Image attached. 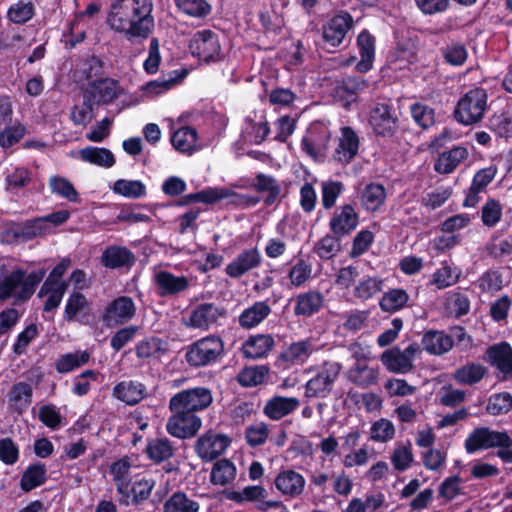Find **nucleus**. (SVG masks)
Listing matches in <instances>:
<instances>
[{
	"label": "nucleus",
	"mask_w": 512,
	"mask_h": 512,
	"mask_svg": "<svg viewBox=\"0 0 512 512\" xmlns=\"http://www.w3.org/2000/svg\"><path fill=\"white\" fill-rule=\"evenodd\" d=\"M192 55L207 64L223 59L219 36L209 29L194 34L189 44Z\"/></svg>",
	"instance_id": "nucleus-8"
},
{
	"label": "nucleus",
	"mask_w": 512,
	"mask_h": 512,
	"mask_svg": "<svg viewBox=\"0 0 512 512\" xmlns=\"http://www.w3.org/2000/svg\"><path fill=\"white\" fill-rule=\"evenodd\" d=\"M312 274V264L303 258H297L288 271V279L295 287L302 286Z\"/></svg>",
	"instance_id": "nucleus-63"
},
{
	"label": "nucleus",
	"mask_w": 512,
	"mask_h": 512,
	"mask_svg": "<svg viewBox=\"0 0 512 512\" xmlns=\"http://www.w3.org/2000/svg\"><path fill=\"white\" fill-rule=\"evenodd\" d=\"M486 126L497 137L512 138V112L502 110L488 118Z\"/></svg>",
	"instance_id": "nucleus-50"
},
{
	"label": "nucleus",
	"mask_w": 512,
	"mask_h": 512,
	"mask_svg": "<svg viewBox=\"0 0 512 512\" xmlns=\"http://www.w3.org/2000/svg\"><path fill=\"white\" fill-rule=\"evenodd\" d=\"M359 224V215L351 204L337 207L329 221V229L335 235L345 237L351 234Z\"/></svg>",
	"instance_id": "nucleus-19"
},
{
	"label": "nucleus",
	"mask_w": 512,
	"mask_h": 512,
	"mask_svg": "<svg viewBox=\"0 0 512 512\" xmlns=\"http://www.w3.org/2000/svg\"><path fill=\"white\" fill-rule=\"evenodd\" d=\"M231 438L210 429L195 442L194 451L205 462H211L222 455L231 444Z\"/></svg>",
	"instance_id": "nucleus-13"
},
{
	"label": "nucleus",
	"mask_w": 512,
	"mask_h": 512,
	"mask_svg": "<svg viewBox=\"0 0 512 512\" xmlns=\"http://www.w3.org/2000/svg\"><path fill=\"white\" fill-rule=\"evenodd\" d=\"M200 504L183 491L174 492L163 504V512H199Z\"/></svg>",
	"instance_id": "nucleus-51"
},
{
	"label": "nucleus",
	"mask_w": 512,
	"mask_h": 512,
	"mask_svg": "<svg viewBox=\"0 0 512 512\" xmlns=\"http://www.w3.org/2000/svg\"><path fill=\"white\" fill-rule=\"evenodd\" d=\"M135 261L134 253L125 246H108L101 255V263L108 269L131 268Z\"/></svg>",
	"instance_id": "nucleus-30"
},
{
	"label": "nucleus",
	"mask_w": 512,
	"mask_h": 512,
	"mask_svg": "<svg viewBox=\"0 0 512 512\" xmlns=\"http://www.w3.org/2000/svg\"><path fill=\"white\" fill-rule=\"evenodd\" d=\"M269 375L267 365L245 366L236 375V381L241 387L249 388L263 384Z\"/></svg>",
	"instance_id": "nucleus-45"
},
{
	"label": "nucleus",
	"mask_w": 512,
	"mask_h": 512,
	"mask_svg": "<svg viewBox=\"0 0 512 512\" xmlns=\"http://www.w3.org/2000/svg\"><path fill=\"white\" fill-rule=\"evenodd\" d=\"M46 275L44 268L26 273L17 268L0 280V301L13 298V304L19 305L27 302L34 295L37 287Z\"/></svg>",
	"instance_id": "nucleus-2"
},
{
	"label": "nucleus",
	"mask_w": 512,
	"mask_h": 512,
	"mask_svg": "<svg viewBox=\"0 0 512 512\" xmlns=\"http://www.w3.org/2000/svg\"><path fill=\"white\" fill-rule=\"evenodd\" d=\"M341 368L337 362H324L317 373L307 381L305 396L308 398L328 397L340 375Z\"/></svg>",
	"instance_id": "nucleus-7"
},
{
	"label": "nucleus",
	"mask_w": 512,
	"mask_h": 512,
	"mask_svg": "<svg viewBox=\"0 0 512 512\" xmlns=\"http://www.w3.org/2000/svg\"><path fill=\"white\" fill-rule=\"evenodd\" d=\"M386 199V190L382 184L370 183L362 191L361 204L366 211H376Z\"/></svg>",
	"instance_id": "nucleus-52"
},
{
	"label": "nucleus",
	"mask_w": 512,
	"mask_h": 512,
	"mask_svg": "<svg viewBox=\"0 0 512 512\" xmlns=\"http://www.w3.org/2000/svg\"><path fill=\"white\" fill-rule=\"evenodd\" d=\"M375 37L367 30H362L357 37L360 61L356 64V70L360 73H367L372 69L375 59Z\"/></svg>",
	"instance_id": "nucleus-35"
},
{
	"label": "nucleus",
	"mask_w": 512,
	"mask_h": 512,
	"mask_svg": "<svg viewBox=\"0 0 512 512\" xmlns=\"http://www.w3.org/2000/svg\"><path fill=\"white\" fill-rule=\"evenodd\" d=\"M341 241L342 237L330 231L315 243L313 251L321 260H331L341 250Z\"/></svg>",
	"instance_id": "nucleus-54"
},
{
	"label": "nucleus",
	"mask_w": 512,
	"mask_h": 512,
	"mask_svg": "<svg viewBox=\"0 0 512 512\" xmlns=\"http://www.w3.org/2000/svg\"><path fill=\"white\" fill-rule=\"evenodd\" d=\"M410 113L414 122L423 130L435 124V110L427 104L416 102L410 106Z\"/></svg>",
	"instance_id": "nucleus-59"
},
{
	"label": "nucleus",
	"mask_w": 512,
	"mask_h": 512,
	"mask_svg": "<svg viewBox=\"0 0 512 512\" xmlns=\"http://www.w3.org/2000/svg\"><path fill=\"white\" fill-rule=\"evenodd\" d=\"M261 262L262 256L260 251L256 247L247 248L242 250L235 259L226 266L225 273L233 279H239L247 272L258 268Z\"/></svg>",
	"instance_id": "nucleus-21"
},
{
	"label": "nucleus",
	"mask_w": 512,
	"mask_h": 512,
	"mask_svg": "<svg viewBox=\"0 0 512 512\" xmlns=\"http://www.w3.org/2000/svg\"><path fill=\"white\" fill-rule=\"evenodd\" d=\"M48 480L47 468L45 463L35 462L26 467L22 472L19 487L24 493L44 485Z\"/></svg>",
	"instance_id": "nucleus-37"
},
{
	"label": "nucleus",
	"mask_w": 512,
	"mask_h": 512,
	"mask_svg": "<svg viewBox=\"0 0 512 512\" xmlns=\"http://www.w3.org/2000/svg\"><path fill=\"white\" fill-rule=\"evenodd\" d=\"M175 451L173 443L167 437L148 439L144 449L146 457L156 465L169 461Z\"/></svg>",
	"instance_id": "nucleus-32"
},
{
	"label": "nucleus",
	"mask_w": 512,
	"mask_h": 512,
	"mask_svg": "<svg viewBox=\"0 0 512 512\" xmlns=\"http://www.w3.org/2000/svg\"><path fill=\"white\" fill-rule=\"evenodd\" d=\"M352 381L361 388L375 385L378 381L379 372L377 368L366 364H356L351 369Z\"/></svg>",
	"instance_id": "nucleus-58"
},
{
	"label": "nucleus",
	"mask_w": 512,
	"mask_h": 512,
	"mask_svg": "<svg viewBox=\"0 0 512 512\" xmlns=\"http://www.w3.org/2000/svg\"><path fill=\"white\" fill-rule=\"evenodd\" d=\"M311 354L312 342L307 338L283 347L278 359L290 365L303 364Z\"/></svg>",
	"instance_id": "nucleus-40"
},
{
	"label": "nucleus",
	"mask_w": 512,
	"mask_h": 512,
	"mask_svg": "<svg viewBox=\"0 0 512 512\" xmlns=\"http://www.w3.org/2000/svg\"><path fill=\"white\" fill-rule=\"evenodd\" d=\"M171 416L166 423L167 432L179 439L194 437L202 426V420L197 414L185 411L169 404Z\"/></svg>",
	"instance_id": "nucleus-9"
},
{
	"label": "nucleus",
	"mask_w": 512,
	"mask_h": 512,
	"mask_svg": "<svg viewBox=\"0 0 512 512\" xmlns=\"http://www.w3.org/2000/svg\"><path fill=\"white\" fill-rule=\"evenodd\" d=\"M225 314V309L214 303H200L190 311L187 319L184 318V324L188 328L208 330Z\"/></svg>",
	"instance_id": "nucleus-17"
},
{
	"label": "nucleus",
	"mask_w": 512,
	"mask_h": 512,
	"mask_svg": "<svg viewBox=\"0 0 512 512\" xmlns=\"http://www.w3.org/2000/svg\"><path fill=\"white\" fill-rule=\"evenodd\" d=\"M136 315V306L129 296H118L104 307L101 320L108 328L130 322Z\"/></svg>",
	"instance_id": "nucleus-12"
},
{
	"label": "nucleus",
	"mask_w": 512,
	"mask_h": 512,
	"mask_svg": "<svg viewBox=\"0 0 512 512\" xmlns=\"http://www.w3.org/2000/svg\"><path fill=\"white\" fill-rule=\"evenodd\" d=\"M268 491L262 485H249L244 487L241 491H229L226 498L234 501L237 504L244 502H254L255 508L261 512H267L272 507L282 505L280 500H266Z\"/></svg>",
	"instance_id": "nucleus-18"
},
{
	"label": "nucleus",
	"mask_w": 512,
	"mask_h": 512,
	"mask_svg": "<svg viewBox=\"0 0 512 512\" xmlns=\"http://www.w3.org/2000/svg\"><path fill=\"white\" fill-rule=\"evenodd\" d=\"M423 349L430 355L441 356L448 353L454 346V340L444 331H426L421 340Z\"/></svg>",
	"instance_id": "nucleus-33"
},
{
	"label": "nucleus",
	"mask_w": 512,
	"mask_h": 512,
	"mask_svg": "<svg viewBox=\"0 0 512 512\" xmlns=\"http://www.w3.org/2000/svg\"><path fill=\"white\" fill-rule=\"evenodd\" d=\"M271 312L268 300L256 301L240 313L238 316L239 326L243 329L255 328L267 319Z\"/></svg>",
	"instance_id": "nucleus-34"
},
{
	"label": "nucleus",
	"mask_w": 512,
	"mask_h": 512,
	"mask_svg": "<svg viewBox=\"0 0 512 512\" xmlns=\"http://www.w3.org/2000/svg\"><path fill=\"white\" fill-rule=\"evenodd\" d=\"M147 395L146 386L137 380H122L112 391V396L129 406L140 403Z\"/></svg>",
	"instance_id": "nucleus-26"
},
{
	"label": "nucleus",
	"mask_w": 512,
	"mask_h": 512,
	"mask_svg": "<svg viewBox=\"0 0 512 512\" xmlns=\"http://www.w3.org/2000/svg\"><path fill=\"white\" fill-rule=\"evenodd\" d=\"M419 351L420 346L417 343L408 345L403 351L398 346H394L381 354L380 361L391 373L407 374L413 369L415 356Z\"/></svg>",
	"instance_id": "nucleus-10"
},
{
	"label": "nucleus",
	"mask_w": 512,
	"mask_h": 512,
	"mask_svg": "<svg viewBox=\"0 0 512 512\" xmlns=\"http://www.w3.org/2000/svg\"><path fill=\"white\" fill-rule=\"evenodd\" d=\"M468 150L463 146H454L439 154L434 162V170L439 174L452 173L468 157Z\"/></svg>",
	"instance_id": "nucleus-39"
},
{
	"label": "nucleus",
	"mask_w": 512,
	"mask_h": 512,
	"mask_svg": "<svg viewBox=\"0 0 512 512\" xmlns=\"http://www.w3.org/2000/svg\"><path fill=\"white\" fill-rule=\"evenodd\" d=\"M252 187L259 193L267 192L264 198L266 206L273 205L281 193V186L278 181L271 175L257 173Z\"/></svg>",
	"instance_id": "nucleus-44"
},
{
	"label": "nucleus",
	"mask_w": 512,
	"mask_h": 512,
	"mask_svg": "<svg viewBox=\"0 0 512 512\" xmlns=\"http://www.w3.org/2000/svg\"><path fill=\"white\" fill-rule=\"evenodd\" d=\"M399 114L390 100L374 103L368 117L374 135L383 139L396 137L400 130Z\"/></svg>",
	"instance_id": "nucleus-4"
},
{
	"label": "nucleus",
	"mask_w": 512,
	"mask_h": 512,
	"mask_svg": "<svg viewBox=\"0 0 512 512\" xmlns=\"http://www.w3.org/2000/svg\"><path fill=\"white\" fill-rule=\"evenodd\" d=\"M408 301L409 295L404 289L392 288L382 295L379 306L384 312L395 313L404 308Z\"/></svg>",
	"instance_id": "nucleus-53"
},
{
	"label": "nucleus",
	"mask_w": 512,
	"mask_h": 512,
	"mask_svg": "<svg viewBox=\"0 0 512 512\" xmlns=\"http://www.w3.org/2000/svg\"><path fill=\"white\" fill-rule=\"evenodd\" d=\"M51 227L44 223L41 217L27 220L17 227L5 231V235L12 241L22 240L24 242L32 240L39 236L50 233Z\"/></svg>",
	"instance_id": "nucleus-25"
},
{
	"label": "nucleus",
	"mask_w": 512,
	"mask_h": 512,
	"mask_svg": "<svg viewBox=\"0 0 512 512\" xmlns=\"http://www.w3.org/2000/svg\"><path fill=\"white\" fill-rule=\"evenodd\" d=\"M488 370L479 363L468 362L457 368L452 378L460 385H474L479 383L487 374Z\"/></svg>",
	"instance_id": "nucleus-42"
},
{
	"label": "nucleus",
	"mask_w": 512,
	"mask_h": 512,
	"mask_svg": "<svg viewBox=\"0 0 512 512\" xmlns=\"http://www.w3.org/2000/svg\"><path fill=\"white\" fill-rule=\"evenodd\" d=\"M468 454H474L480 450L491 448H510L512 438L506 431L492 430L489 427H477L473 429L464 442Z\"/></svg>",
	"instance_id": "nucleus-6"
},
{
	"label": "nucleus",
	"mask_w": 512,
	"mask_h": 512,
	"mask_svg": "<svg viewBox=\"0 0 512 512\" xmlns=\"http://www.w3.org/2000/svg\"><path fill=\"white\" fill-rule=\"evenodd\" d=\"M353 26L352 15L347 11H340L323 25L322 38L329 46L338 48Z\"/></svg>",
	"instance_id": "nucleus-16"
},
{
	"label": "nucleus",
	"mask_w": 512,
	"mask_h": 512,
	"mask_svg": "<svg viewBox=\"0 0 512 512\" xmlns=\"http://www.w3.org/2000/svg\"><path fill=\"white\" fill-rule=\"evenodd\" d=\"M118 80L105 77L95 79L87 84L84 94L97 106L108 105L123 94Z\"/></svg>",
	"instance_id": "nucleus-14"
},
{
	"label": "nucleus",
	"mask_w": 512,
	"mask_h": 512,
	"mask_svg": "<svg viewBox=\"0 0 512 512\" xmlns=\"http://www.w3.org/2000/svg\"><path fill=\"white\" fill-rule=\"evenodd\" d=\"M198 132L194 127L184 126L171 136V144L180 153L192 155L196 151Z\"/></svg>",
	"instance_id": "nucleus-41"
},
{
	"label": "nucleus",
	"mask_w": 512,
	"mask_h": 512,
	"mask_svg": "<svg viewBox=\"0 0 512 512\" xmlns=\"http://www.w3.org/2000/svg\"><path fill=\"white\" fill-rule=\"evenodd\" d=\"M49 188L52 194H56L69 202L79 203V193L73 183L60 175H53L49 178Z\"/></svg>",
	"instance_id": "nucleus-55"
},
{
	"label": "nucleus",
	"mask_w": 512,
	"mask_h": 512,
	"mask_svg": "<svg viewBox=\"0 0 512 512\" xmlns=\"http://www.w3.org/2000/svg\"><path fill=\"white\" fill-rule=\"evenodd\" d=\"M305 478L293 469L281 470L274 479L276 489L284 496L295 498L301 495L305 488Z\"/></svg>",
	"instance_id": "nucleus-23"
},
{
	"label": "nucleus",
	"mask_w": 512,
	"mask_h": 512,
	"mask_svg": "<svg viewBox=\"0 0 512 512\" xmlns=\"http://www.w3.org/2000/svg\"><path fill=\"white\" fill-rule=\"evenodd\" d=\"M497 168L494 165L478 170L472 179L471 185L465 192L464 207H475L481 200L480 193L494 180Z\"/></svg>",
	"instance_id": "nucleus-22"
},
{
	"label": "nucleus",
	"mask_w": 512,
	"mask_h": 512,
	"mask_svg": "<svg viewBox=\"0 0 512 512\" xmlns=\"http://www.w3.org/2000/svg\"><path fill=\"white\" fill-rule=\"evenodd\" d=\"M131 467L132 462L129 456H123L109 466V473L112 476L117 494H123L126 490V484L131 480L128 478Z\"/></svg>",
	"instance_id": "nucleus-48"
},
{
	"label": "nucleus",
	"mask_w": 512,
	"mask_h": 512,
	"mask_svg": "<svg viewBox=\"0 0 512 512\" xmlns=\"http://www.w3.org/2000/svg\"><path fill=\"white\" fill-rule=\"evenodd\" d=\"M154 284L160 297L175 296L186 291L190 286L187 276H176L170 271L160 270L154 274Z\"/></svg>",
	"instance_id": "nucleus-20"
},
{
	"label": "nucleus",
	"mask_w": 512,
	"mask_h": 512,
	"mask_svg": "<svg viewBox=\"0 0 512 512\" xmlns=\"http://www.w3.org/2000/svg\"><path fill=\"white\" fill-rule=\"evenodd\" d=\"M229 191L224 188L208 187L196 193L183 195L177 202L176 206L183 207L194 203L215 204L223 199L228 198Z\"/></svg>",
	"instance_id": "nucleus-38"
},
{
	"label": "nucleus",
	"mask_w": 512,
	"mask_h": 512,
	"mask_svg": "<svg viewBox=\"0 0 512 512\" xmlns=\"http://www.w3.org/2000/svg\"><path fill=\"white\" fill-rule=\"evenodd\" d=\"M383 281L378 277H366L355 286L353 295L361 300H368L382 290Z\"/></svg>",
	"instance_id": "nucleus-64"
},
{
	"label": "nucleus",
	"mask_w": 512,
	"mask_h": 512,
	"mask_svg": "<svg viewBox=\"0 0 512 512\" xmlns=\"http://www.w3.org/2000/svg\"><path fill=\"white\" fill-rule=\"evenodd\" d=\"M359 145V137L352 127L341 128V137L335 149L334 159L343 164L350 163L357 155Z\"/></svg>",
	"instance_id": "nucleus-27"
},
{
	"label": "nucleus",
	"mask_w": 512,
	"mask_h": 512,
	"mask_svg": "<svg viewBox=\"0 0 512 512\" xmlns=\"http://www.w3.org/2000/svg\"><path fill=\"white\" fill-rule=\"evenodd\" d=\"M35 13L36 9L32 1L18 0L8 8L7 18L14 24L24 25L35 16Z\"/></svg>",
	"instance_id": "nucleus-56"
},
{
	"label": "nucleus",
	"mask_w": 512,
	"mask_h": 512,
	"mask_svg": "<svg viewBox=\"0 0 512 512\" xmlns=\"http://www.w3.org/2000/svg\"><path fill=\"white\" fill-rule=\"evenodd\" d=\"M6 397L9 410L22 415L32 403L33 388L28 382L19 381L12 385Z\"/></svg>",
	"instance_id": "nucleus-28"
},
{
	"label": "nucleus",
	"mask_w": 512,
	"mask_h": 512,
	"mask_svg": "<svg viewBox=\"0 0 512 512\" xmlns=\"http://www.w3.org/2000/svg\"><path fill=\"white\" fill-rule=\"evenodd\" d=\"M236 474L234 464L228 459L217 461L211 470L210 481L214 485L224 486L230 483Z\"/></svg>",
	"instance_id": "nucleus-57"
},
{
	"label": "nucleus",
	"mask_w": 512,
	"mask_h": 512,
	"mask_svg": "<svg viewBox=\"0 0 512 512\" xmlns=\"http://www.w3.org/2000/svg\"><path fill=\"white\" fill-rule=\"evenodd\" d=\"M485 355L489 363L502 373L503 380L512 376V347L508 342L490 346Z\"/></svg>",
	"instance_id": "nucleus-24"
},
{
	"label": "nucleus",
	"mask_w": 512,
	"mask_h": 512,
	"mask_svg": "<svg viewBox=\"0 0 512 512\" xmlns=\"http://www.w3.org/2000/svg\"><path fill=\"white\" fill-rule=\"evenodd\" d=\"M113 191L131 199H138L146 194L145 185L140 180L119 179L115 181Z\"/></svg>",
	"instance_id": "nucleus-60"
},
{
	"label": "nucleus",
	"mask_w": 512,
	"mask_h": 512,
	"mask_svg": "<svg viewBox=\"0 0 512 512\" xmlns=\"http://www.w3.org/2000/svg\"><path fill=\"white\" fill-rule=\"evenodd\" d=\"M225 353L222 338L215 334L202 337L185 348V361L190 367L201 368L217 363Z\"/></svg>",
	"instance_id": "nucleus-3"
},
{
	"label": "nucleus",
	"mask_w": 512,
	"mask_h": 512,
	"mask_svg": "<svg viewBox=\"0 0 512 512\" xmlns=\"http://www.w3.org/2000/svg\"><path fill=\"white\" fill-rule=\"evenodd\" d=\"M299 405L300 401L296 397L275 395L267 400L263 408V413L269 419L278 421L294 412Z\"/></svg>",
	"instance_id": "nucleus-31"
},
{
	"label": "nucleus",
	"mask_w": 512,
	"mask_h": 512,
	"mask_svg": "<svg viewBox=\"0 0 512 512\" xmlns=\"http://www.w3.org/2000/svg\"><path fill=\"white\" fill-rule=\"evenodd\" d=\"M90 303L86 296L79 291H74L67 299L63 317L66 321H75L79 312L89 309Z\"/></svg>",
	"instance_id": "nucleus-62"
},
{
	"label": "nucleus",
	"mask_w": 512,
	"mask_h": 512,
	"mask_svg": "<svg viewBox=\"0 0 512 512\" xmlns=\"http://www.w3.org/2000/svg\"><path fill=\"white\" fill-rule=\"evenodd\" d=\"M324 304V296L321 292L310 290L296 296L294 314L296 316L311 317L318 313Z\"/></svg>",
	"instance_id": "nucleus-36"
},
{
	"label": "nucleus",
	"mask_w": 512,
	"mask_h": 512,
	"mask_svg": "<svg viewBox=\"0 0 512 512\" xmlns=\"http://www.w3.org/2000/svg\"><path fill=\"white\" fill-rule=\"evenodd\" d=\"M487 98L483 88H474L466 92L455 107V120L465 126L480 122L487 109Z\"/></svg>",
	"instance_id": "nucleus-5"
},
{
	"label": "nucleus",
	"mask_w": 512,
	"mask_h": 512,
	"mask_svg": "<svg viewBox=\"0 0 512 512\" xmlns=\"http://www.w3.org/2000/svg\"><path fill=\"white\" fill-rule=\"evenodd\" d=\"M167 343L156 336L145 337L135 346V354L138 359L147 360L160 357L167 351Z\"/></svg>",
	"instance_id": "nucleus-47"
},
{
	"label": "nucleus",
	"mask_w": 512,
	"mask_h": 512,
	"mask_svg": "<svg viewBox=\"0 0 512 512\" xmlns=\"http://www.w3.org/2000/svg\"><path fill=\"white\" fill-rule=\"evenodd\" d=\"M90 360V353L86 350L62 354L55 362V370L60 374L69 373L87 364Z\"/></svg>",
	"instance_id": "nucleus-49"
},
{
	"label": "nucleus",
	"mask_w": 512,
	"mask_h": 512,
	"mask_svg": "<svg viewBox=\"0 0 512 512\" xmlns=\"http://www.w3.org/2000/svg\"><path fill=\"white\" fill-rule=\"evenodd\" d=\"M156 481L152 477H145L136 475L134 480H130L126 484V490L123 494H118L119 504L122 506H135L138 507L148 501L155 488Z\"/></svg>",
	"instance_id": "nucleus-15"
},
{
	"label": "nucleus",
	"mask_w": 512,
	"mask_h": 512,
	"mask_svg": "<svg viewBox=\"0 0 512 512\" xmlns=\"http://www.w3.org/2000/svg\"><path fill=\"white\" fill-rule=\"evenodd\" d=\"M151 0H116L107 16L110 27L129 41L147 39L154 28Z\"/></svg>",
	"instance_id": "nucleus-1"
},
{
	"label": "nucleus",
	"mask_w": 512,
	"mask_h": 512,
	"mask_svg": "<svg viewBox=\"0 0 512 512\" xmlns=\"http://www.w3.org/2000/svg\"><path fill=\"white\" fill-rule=\"evenodd\" d=\"M212 402L211 390L207 387L198 386L179 391L170 398L169 404L196 414L207 409Z\"/></svg>",
	"instance_id": "nucleus-11"
},
{
	"label": "nucleus",
	"mask_w": 512,
	"mask_h": 512,
	"mask_svg": "<svg viewBox=\"0 0 512 512\" xmlns=\"http://www.w3.org/2000/svg\"><path fill=\"white\" fill-rule=\"evenodd\" d=\"M275 346V340L270 334L250 335L242 344V353L248 359H260L269 355Z\"/></svg>",
	"instance_id": "nucleus-29"
},
{
	"label": "nucleus",
	"mask_w": 512,
	"mask_h": 512,
	"mask_svg": "<svg viewBox=\"0 0 512 512\" xmlns=\"http://www.w3.org/2000/svg\"><path fill=\"white\" fill-rule=\"evenodd\" d=\"M269 428L265 422H258L246 427L244 438L247 445L251 448H256L264 445L269 439Z\"/></svg>",
	"instance_id": "nucleus-61"
},
{
	"label": "nucleus",
	"mask_w": 512,
	"mask_h": 512,
	"mask_svg": "<svg viewBox=\"0 0 512 512\" xmlns=\"http://www.w3.org/2000/svg\"><path fill=\"white\" fill-rule=\"evenodd\" d=\"M443 61L453 67L463 66L468 59V50L460 41L451 40L440 48Z\"/></svg>",
	"instance_id": "nucleus-46"
},
{
	"label": "nucleus",
	"mask_w": 512,
	"mask_h": 512,
	"mask_svg": "<svg viewBox=\"0 0 512 512\" xmlns=\"http://www.w3.org/2000/svg\"><path fill=\"white\" fill-rule=\"evenodd\" d=\"M82 161L104 168L114 166L116 160L114 154L107 148L87 146L79 150Z\"/></svg>",
	"instance_id": "nucleus-43"
}]
</instances>
